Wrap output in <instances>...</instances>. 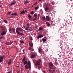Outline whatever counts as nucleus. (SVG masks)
<instances>
[{
  "mask_svg": "<svg viewBox=\"0 0 73 73\" xmlns=\"http://www.w3.org/2000/svg\"><path fill=\"white\" fill-rule=\"evenodd\" d=\"M43 73H46V71H43Z\"/></svg>",
  "mask_w": 73,
  "mask_h": 73,
  "instance_id": "45",
  "label": "nucleus"
},
{
  "mask_svg": "<svg viewBox=\"0 0 73 73\" xmlns=\"http://www.w3.org/2000/svg\"><path fill=\"white\" fill-rule=\"evenodd\" d=\"M34 16L35 17V20H36V19L37 18V15H35V14Z\"/></svg>",
  "mask_w": 73,
  "mask_h": 73,
  "instance_id": "18",
  "label": "nucleus"
},
{
  "mask_svg": "<svg viewBox=\"0 0 73 73\" xmlns=\"http://www.w3.org/2000/svg\"><path fill=\"white\" fill-rule=\"evenodd\" d=\"M33 50H34V49H32V51H33Z\"/></svg>",
  "mask_w": 73,
  "mask_h": 73,
  "instance_id": "49",
  "label": "nucleus"
},
{
  "mask_svg": "<svg viewBox=\"0 0 73 73\" xmlns=\"http://www.w3.org/2000/svg\"><path fill=\"white\" fill-rule=\"evenodd\" d=\"M6 31H3L2 33H1V35H6Z\"/></svg>",
  "mask_w": 73,
  "mask_h": 73,
  "instance_id": "10",
  "label": "nucleus"
},
{
  "mask_svg": "<svg viewBox=\"0 0 73 73\" xmlns=\"http://www.w3.org/2000/svg\"><path fill=\"white\" fill-rule=\"evenodd\" d=\"M43 35H40L39 36H38L37 37V39L38 40V39H39V38H41V37H43Z\"/></svg>",
  "mask_w": 73,
  "mask_h": 73,
  "instance_id": "11",
  "label": "nucleus"
},
{
  "mask_svg": "<svg viewBox=\"0 0 73 73\" xmlns=\"http://www.w3.org/2000/svg\"><path fill=\"white\" fill-rule=\"evenodd\" d=\"M41 50H42V49L41 48H39L38 49V52L40 53L41 52Z\"/></svg>",
  "mask_w": 73,
  "mask_h": 73,
  "instance_id": "16",
  "label": "nucleus"
},
{
  "mask_svg": "<svg viewBox=\"0 0 73 73\" xmlns=\"http://www.w3.org/2000/svg\"><path fill=\"white\" fill-rule=\"evenodd\" d=\"M27 60H25V62H24V65H25V64H27Z\"/></svg>",
  "mask_w": 73,
  "mask_h": 73,
  "instance_id": "21",
  "label": "nucleus"
},
{
  "mask_svg": "<svg viewBox=\"0 0 73 73\" xmlns=\"http://www.w3.org/2000/svg\"><path fill=\"white\" fill-rule=\"evenodd\" d=\"M11 30H12V29H11V28H9V32H10V31H11Z\"/></svg>",
  "mask_w": 73,
  "mask_h": 73,
  "instance_id": "38",
  "label": "nucleus"
},
{
  "mask_svg": "<svg viewBox=\"0 0 73 73\" xmlns=\"http://www.w3.org/2000/svg\"><path fill=\"white\" fill-rule=\"evenodd\" d=\"M32 48L31 47H29L28 48V50H31V49Z\"/></svg>",
  "mask_w": 73,
  "mask_h": 73,
  "instance_id": "34",
  "label": "nucleus"
},
{
  "mask_svg": "<svg viewBox=\"0 0 73 73\" xmlns=\"http://www.w3.org/2000/svg\"><path fill=\"white\" fill-rule=\"evenodd\" d=\"M35 54H33L31 55V58H35Z\"/></svg>",
  "mask_w": 73,
  "mask_h": 73,
  "instance_id": "13",
  "label": "nucleus"
},
{
  "mask_svg": "<svg viewBox=\"0 0 73 73\" xmlns=\"http://www.w3.org/2000/svg\"><path fill=\"white\" fill-rule=\"evenodd\" d=\"M48 65V68H50V70L51 69H53V67L54 66V65H53V64L52 62H49Z\"/></svg>",
  "mask_w": 73,
  "mask_h": 73,
  "instance_id": "4",
  "label": "nucleus"
},
{
  "mask_svg": "<svg viewBox=\"0 0 73 73\" xmlns=\"http://www.w3.org/2000/svg\"><path fill=\"white\" fill-rule=\"evenodd\" d=\"M13 43V41H11L10 42V44H12V43Z\"/></svg>",
  "mask_w": 73,
  "mask_h": 73,
  "instance_id": "37",
  "label": "nucleus"
},
{
  "mask_svg": "<svg viewBox=\"0 0 73 73\" xmlns=\"http://www.w3.org/2000/svg\"><path fill=\"white\" fill-rule=\"evenodd\" d=\"M42 1V0H39V1Z\"/></svg>",
  "mask_w": 73,
  "mask_h": 73,
  "instance_id": "52",
  "label": "nucleus"
},
{
  "mask_svg": "<svg viewBox=\"0 0 73 73\" xmlns=\"http://www.w3.org/2000/svg\"><path fill=\"white\" fill-rule=\"evenodd\" d=\"M23 30L25 31L24 30H23V29L21 27H17L16 29V31L17 34H18L19 35H21V36H24V35H25L23 33H20L19 31H23Z\"/></svg>",
  "mask_w": 73,
  "mask_h": 73,
  "instance_id": "1",
  "label": "nucleus"
},
{
  "mask_svg": "<svg viewBox=\"0 0 73 73\" xmlns=\"http://www.w3.org/2000/svg\"><path fill=\"white\" fill-rule=\"evenodd\" d=\"M11 13V12H8V13H7V14H8V15H9Z\"/></svg>",
  "mask_w": 73,
  "mask_h": 73,
  "instance_id": "35",
  "label": "nucleus"
},
{
  "mask_svg": "<svg viewBox=\"0 0 73 73\" xmlns=\"http://www.w3.org/2000/svg\"><path fill=\"white\" fill-rule=\"evenodd\" d=\"M14 4H15V1H13V2H12V3H11V4H10V5L12 6V5H13Z\"/></svg>",
  "mask_w": 73,
  "mask_h": 73,
  "instance_id": "23",
  "label": "nucleus"
},
{
  "mask_svg": "<svg viewBox=\"0 0 73 73\" xmlns=\"http://www.w3.org/2000/svg\"><path fill=\"white\" fill-rule=\"evenodd\" d=\"M33 6H34V5H32V7H33Z\"/></svg>",
  "mask_w": 73,
  "mask_h": 73,
  "instance_id": "53",
  "label": "nucleus"
},
{
  "mask_svg": "<svg viewBox=\"0 0 73 73\" xmlns=\"http://www.w3.org/2000/svg\"><path fill=\"white\" fill-rule=\"evenodd\" d=\"M3 21H4V22H5V23H6V24H7V21L5 20V19H3Z\"/></svg>",
  "mask_w": 73,
  "mask_h": 73,
  "instance_id": "26",
  "label": "nucleus"
},
{
  "mask_svg": "<svg viewBox=\"0 0 73 73\" xmlns=\"http://www.w3.org/2000/svg\"><path fill=\"white\" fill-rule=\"evenodd\" d=\"M12 30H13V31L14 33H15V29H13V28H12Z\"/></svg>",
  "mask_w": 73,
  "mask_h": 73,
  "instance_id": "17",
  "label": "nucleus"
},
{
  "mask_svg": "<svg viewBox=\"0 0 73 73\" xmlns=\"http://www.w3.org/2000/svg\"><path fill=\"white\" fill-rule=\"evenodd\" d=\"M37 29V27H36Z\"/></svg>",
  "mask_w": 73,
  "mask_h": 73,
  "instance_id": "59",
  "label": "nucleus"
},
{
  "mask_svg": "<svg viewBox=\"0 0 73 73\" xmlns=\"http://www.w3.org/2000/svg\"><path fill=\"white\" fill-rule=\"evenodd\" d=\"M44 38H45V39H46V38H47V37H44Z\"/></svg>",
  "mask_w": 73,
  "mask_h": 73,
  "instance_id": "54",
  "label": "nucleus"
},
{
  "mask_svg": "<svg viewBox=\"0 0 73 73\" xmlns=\"http://www.w3.org/2000/svg\"><path fill=\"white\" fill-rule=\"evenodd\" d=\"M39 67L40 68H41L42 67V66H39Z\"/></svg>",
  "mask_w": 73,
  "mask_h": 73,
  "instance_id": "43",
  "label": "nucleus"
},
{
  "mask_svg": "<svg viewBox=\"0 0 73 73\" xmlns=\"http://www.w3.org/2000/svg\"><path fill=\"white\" fill-rule=\"evenodd\" d=\"M42 20H45V19H46L48 21L50 20V19L49 16H46V18L45 16L42 17Z\"/></svg>",
  "mask_w": 73,
  "mask_h": 73,
  "instance_id": "3",
  "label": "nucleus"
},
{
  "mask_svg": "<svg viewBox=\"0 0 73 73\" xmlns=\"http://www.w3.org/2000/svg\"><path fill=\"white\" fill-rule=\"evenodd\" d=\"M25 12H26V13H27V10H25Z\"/></svg>",
  "mask_w": 73,
  "mask_h": 73,
  "instance_id": "44",
  "label": "nucleus"
},
{
  "mask_svg": "<svg viewBox=\"0 0 73 73\" xmlns=\"http://www.w3.org/2000/svg\"><path fill=\"white\" fill-rule=\"evenodd\" d=\"M28 17L29 19H31V16L29 14Z\"/></svg>",
  "mask_w": 73,
  "mask_h": 73,
  "instance_id": "30",
  "label": "nucleus"
},
{
  "mask_svg": "<svg viewBox=\"0 0 73 73\" xmlns=\"http://www.w3.org/2000/svg\"><path fill=\"white\" fill-rule=\"evenodd\" d=\"M46 7L44 9V10L45 11H48V10L50 9V8L48 6V4H47L45 5Z\"/></svg>",
  "mask_w": 73,
  "mask_h": 73,
  "instance_id": "5",
  "label": "nucleus"
},
{
  "mask_svg": "<svg viewBox=\"0 0 73 73\" xmlns=\"http://www.w3.org/2000/svg\"><path fill=\"white\" fill-rule=\"evenodd\" d=\"M48 71H49L50 73V72H51V69H50V68H48Z\"/></svg>",
  "mask_w": 73,
  "mask_h": 73,
  "instance_id": "36",
  "label": "nucleus"
},
{
  "mask_svg": "<svg viewBox=\"0 0 73 73\" xmlns=\"http://www.w3.org/2000/svg\"><path fill=\"white\" fill-rule=\"evenodd\" d=\"M4 37H0V40H2V39H4Z\"/></svg>",
  "mask_w": 73,
  "mask_h": 73,
  "instance_id": "29",
  "label": "nucleus"
},
{
  "mask_svg": "<svg viewBox=\"0 0 73 73\" xmlns=\"http://www.w3.org/2000/svg\"><path fill=\"white\" fill-rule=\"evenodd\" d=\"M25 2L26 4H28V3H29V1L28 0H26V1H25Z\"/></svg>",
  "mask_w": 73,
  "mask_h": 73,
  "instance_id": "28",
  "label": "nucleus"
},
{
  "mask_svg": "<svg viewBox=\"0 0 73 73\" xmlns=\"http://www.w3.org/2000/svg\"><path fill=\"white\" fill-rule=\"evenodd\" d=\"M33 31V29L32 27H30V31Z\"/></svg>",
  "mask_w": 73,
  "mask_h": 73,
  "instance_id": "33",
  "label": "nucleus"
},
{
  "mask_svg": "<svg viewBox=\"0 0 73 73\" xmlns=\"http://www.w3.org/2000/svg\"><path fill=\"white\" fill-rule=\"evenodd\" d=\"M28 63L27 65H26V66H25V68L26 69H28V68H31V61H28ZM28 65L29 66H28Z\"/></svg>",
  "mask_w": 73,
  "mask_h": 73,
  "instance_id": "2",
  "label": "nucleus"
},
{
  "mask_svg": "<svg viewBox=\"0 0 73 73\" xmlns=\"http://www.w3.org/2000/svg\"><path fill=\"white\" fill-rule=\"evenodd\" d=\"M11 59H9V62H7V63L8 64V65H10V64H11Z\"/></svg>",
  "mask_w": 73,
  "mask_h": 73,
  "instance_id": "9",
  "label": "nucleus"
},
{
  "mask_svg": "<svg viewBox=\"0 0 73 73\" xmlns=\"http://www.w3.org/2000/svg\"><path fill=\"white\" fill-rule=\"evenodd\" d=\"M28 30H29H29H30V28H29V29H28Z\"/></svg>",
  "mask_w": 73,
  "mask_h": 73,
  "instance_id": "46",
  "label": "nucleus"
},
{
  "mask_svg": "<svg viewBox=\"0 0 73 73\" xmlns=\"http://www.w3.org/2000/svg\"><path fill=\"white\" fill-rule=\"evenodd\" d=\"M43 28L42 27H39V29H38V31H41L42 30H43Z\"/></svg>",
  "mask_w": 73,
  "mask_h": 73,
  "instance_id": "12",
  "label": "nucleus"
},
{
  "mask_svg": "<svg viewBox=\"0 0 73 73\" xmlns=\"http://www.w3.org/2000/svg\"><path fill=\"white\" fill-rule=\"evenodd\" d=\"M17 13H15L14 14H11V15H17Z\"/></svg>",
  "mask_w": 73,
  "mask_h": 73,
  "instance_id": "27",
  "label": "nucleus"
},
{
  "mask_svg": "<svg viewBox=\"0 0 73 73\" xmlns=\"http://www.w3.org/2000/svg\"><path fill=\"white\" fill-rule=\"evenodd\" d=\"M38 4V2H37V1L36 2H35V4H34V5H35V4Z\"/></svg>",
  "mask_w": 73,
  "mask_h": 73,
  "instance_id": "39",
  "label": "nucleus"
},
{
  "mask_svg": "<svg viewBox=\"0 0 73 73\" xmlns=\"http://www.w3.org/2000/svg\"><path fill=\"white\" fill-rule=\"evenodd\" d=\"M16 2L15 1V3H16Z\"/></svg>",
  "mask_w": 73,
  "mask_h": 73,
  "instance_id": "58",
  "label": "nucleus"
},
{
  "mask_svg": "<svg viewBox=\"0 0 73 73\" xmlns=\"http://www.w3.org/2000/svg\"><path fill=\"white\" fill-rule=\"evenodd\" d=\"M6 44H7L8 45H10V42H7L6 43Z\"/></svg>",
  "mask_w": 73,
  "mask_h": 73,
  "instance_id": "22",
  "label": "nucleus"
},
{
  "mask_svg": "<svg viewBox=\"0 0 73 73\" xmlns=\"http://www.w3.org/2000/svg\"><path fill=\"white\" fill-rule=\"evenodd\" d=\"M34 14V12L33 11H31V14Z\"/></svg>",
  "mask_w": 73,
  "mask_h": 73,
  "instance_id": "32",
  "label": "nucleus"
},
{
  "mask_svg": "<svg viewBox=\"0 0 73 73\" xmlns=\"http://www.w3.org/2000/svg\"><path fill=\"white\" fill-rule=\"evenodd\" d=\"M11 17H13L12 16V17H9L10 18H11Z\"/></svg>",
  "mask_w": 73,
  "mask_h": 73,
  "instance_id": "51",
  "label": "nucleus"
},
{
  "mask_svg": "<svg viewBox=\"0 0 73 73\" xmlns=\"http://www.w3.org/2000/svg\"><path fill=\"white\" fill-rule=\"evenodd\" d=\"M39 8L38 6H37V7H35V9L36 10L38 9Z\"/></svg>",
  "mask_w": 73,
  "mask_h": 73,
  "instance_id": "25",
  "label": "nucleus"
},
{
  "mask_svg": "<svg viewBox=\"0 0 73 73\" xmlns=\"http://www.w3.org/2000/svg\"><path fill=\"white\" fill-rule=\"evenodd\" d=\"M25 14V11L24 10H23L20 13V14Z\"/></svg>",
  "mask_w": 73,
  "mask_h": 73,
  "instance_id": "14",
  "label": "nucleus"
},
{
  "mask_svg": "<svg viewBox=\"0 0 73 73\" xmlns=\"http://www.w3.org/2000/svg\"><path fill=\"white\" fill-rule=\"evenodd\" d=\"M9 18H10V17H7V19H9Z\"/></svg>",
  "mask_w": 73,
  "mask_h": 73,
  "instance_id": "50",
  "label": "nucleus"
},
{
  "mask_svg": "<svg viewBox=\"0 0 73 73\" xmlns=\"http://www.w3.org/2000/svg\"><path fill=\"white\" fill-rule=\"evenodd\" d=\"M1 7V5H0V7Z\"/></svg>",
  "mask_w": 73,
  "mask_h": 73,
  "instance_id": "56",
  "label": "nucleus"
},
{
  "mask_svg": "<svg viewBox=\"0 0 73 73\" xmlns=\"http://www.w3.org/2000/svg\"><path fill=\"white\" fill-rule=\"evenodd\" d=\"M23 27H24V28H25V26H24Z\"/></svg>",
  "mask_w": 73,
  "mask_h": 73,
  "instance_id": "57",
  "label": "nucleus"
},
{
  "mask_svg": "<svg viewBox=\"0 0 73 73\" xmlns=\"http://www.w3.org/2000/svg\"><path fill=\"white\" fill-rule=\"evenodd\" d=\"M7 73H11V72H7Z\"/></svg>",
  "mask_w": 73,
  "mask_h": 73,
  "instance_id": "48",
  "label": "nucleus"
},
{
  "mask_svg": "<svg viewBox=\"0 0 73 73\" xmlns=\"http://www.w3.org/2000/svg\"><path fill=\"white\" fill-rule=\"evenodd\" d=\"M30 27V25L29 24H27V27H26L25 29H26V30H29V28Z\"/></svg>",
  "mask_w": 73,
  "mask_h": 73,
  "instance_id": "8",
  "label": "nucleus"
},
{
  "mask_svg": "<svg viewBox=\"0 0 73 73\" xmlns=\"http://www.w3.org/2000/svg\"><path fill=\"white\" fill-rule=\"evenodd\" d=\"M30 40H33V38L32 37H31Z\"/></svg>",
  "mask_w": 73,
  "mask_h": 73,
  "instance_id": "40",
  "label": "nucleus"
},
{
  "mask_svg": "<svg viewBox=\"0 0 73 73\" xmlns=\"http://www.w3.org/2000/svg\"><path fill=\"white\" fill-rule=\"evenodd\" d=\"M0 27L1 28H4L3 26H0Z\"/></svg>",
  "mask_w": 73,
  "mask_h": 73,
  "instance_id": "41",
  "label": "nucleus"
},
{
  "mask_svg": "<svg viewBox=\"0 0 73 73\" xmlns=\"http://www.w3.org/2000/svg\"><path fill=\"white\" fill-rule=\"evenodd\" d=\"M35 20H36V18H35V19H33V21H35Z\"/></svg>",
  "mask_w": 73,
  "mask_h": 73,
  "instance_id": "42",
  "label": "nucleus"
},
{
  "mask_svg": "<svg viewBox=\"0 0 73 73\" xmlns=\"http://www.w3.org/2000/svg\"><path fill=\"white\" fill-rule=\"evenodd\" d=\"M29 45L30 46L33 47V42L31 43V44H30V42L29 43Z\"/></svg>",
  "mask_w": 73,
  "mask_h": 73,
  "instance_id": "19",
  "label": "nucleus"
},
{
  "mask_svg": "<svg viewBox=\"0 0 73 73\" xmlns=\"http://www.w3.org/2000/svg\"><path fill=\"white\" fill-rule=\"evenodd\" d=\"M4 61L3 59V55H1V56H0V63L1 62H2Z\"/></svg>",
  "mask_w": 73,
  "mask_h": 73,
  "instance_id": "7",
  "label": "nucleus"
},
{
  "mask_svg": "<svg viewBox=\"0 0 73 73\" xmlns=\"http://www.w3.org/2000/svg\"><path fill=\"white\" fill-rule=\"evenodd\" d=\"M55 60H57V59H56V58H55Z\"/></svg>",
  "mask_w": 73,
  "mask_h": 73,
  "instance_id": "55",
  "label": "nucleus"
},
{
  "mask_svg": "<svg viewBox=\"0 0 73 73\" xmlns=\"http://www.w3.org/2000/svg\"><path fill=\"white\" fill-rule=\"evenodd\" d=\"M47 27H50V23H49V22H47Z\"/></svg>",
  "mask_w": 73,
  "mask_h": 73,
  "instance_id": "20",
  "label": "nucleus"
},
{
  "mask_svg": "<svg viewBox=\"0 0 73 73\" xmlns=\"http://www.w3.org/2000/svg\"><path fill=\"white\" fill-rule=\"evenodd\" d=\"M25 57H24V58H23L22 60V62H25Z\"/></svg>",
  "mask_w": 73,
  "mask_h": 73,
  "instance_id": "15",
  "label": "nucleus"
},
{
  "mask_svg": "<svg viewBox=\"0 0 73 73\" xmlns=\"http://www.w3.org/2000/svg\"><path fill=\"white\" fill-rule=\"evenodd\" d=\"M42 62V60L41 59H39L36 62V65H40V62Z\"/></svg>",
  "mask_w": 73,
  "mask_h": 73,
  "instance_id": "6",
  "label": "nucleus"
},
{
  "mask_svg": "<svg viewBox=\"0 0 73 73\" xmlns=\"http://www.w3.org/2000/svg\"><path fill=\"white\" fill-rule=\"evenodd\" d=\"M20 42H21V43H24V41H23V40H21V41H20Z\"/></svg>",
  "mask_w": 73,
  "mask_h": 73,
  "instance_id": "31",
  "label": "nucleus"
},
{
  "mask_svg": "<svg viewBox=\"0 0 73 73\" xmlns=\"http://www.w3.org/2000/svg\"><path fill=\"white\" fill-rule=\"evenodd\" d=\"M47 39V38H46V39H43L42 38V41H46V40Z\"/></svg>",
  "mask_w": 73,
  "mask_h": 73,
  "instance_id": "24",
  "label": "nucleus"
},
{
  "mask_svg": "<svg viewBox=\"0 0 73 73\" xmlns=\"http://www.w3.org/2000/svg\"><path fill=\"white\" fill-rule=\"evenodd\" d=\"M52 71H53V73H54V72H55V70H53Z\"/></svg>",
  "mask_w": 73,
  "mask_h": 73,
  "instance_id": "47",
  "label": "nucleus"
}]
</instances>
